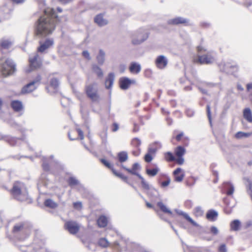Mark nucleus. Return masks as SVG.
<instances>
[{"label": "nucleus", "mask_w": 252, "mask_h": 252, "mask_svg": "<svg viewBox=\"0 0 252 252\" xmlns=\"http://www.w3.org/2000/svg\"><path fill=\"white\" fill-rule=\"evenodd\" d=\"M57 18L55 14L40 16L35 24L36 35L44 37L51 34L55 29Z\"/></svg>", "instance_id": "f257e3e1"}, {"label": "nucleus", "mask_w": 252, "mask_h": 252, "mask_svg": "<svg viewBox=\"0 0 252 252\" xmlns=\"http://www.w3.org/2000/svg\"><path fill=\"white\" fill-rule=\"evenodd\" d=\"M10 191L13 197L19 201H23L28 199V191L24 184L20 182H15Z\"/></svg>", "instance_id": "f03ea898"}, {"label": "nucleus", "mask_w": 252, "mask_h": 252, "mask_svg": "<svg viewBox=\"0 0 252 252\" xmlns=\"http://www.w3.org/2000/svg\"><path fill=\"white\" fill-rule=\"evenodd\" d=\"M1 68L3 75L5 77L13 75L17 71L16 63L10 58L6 59L1 63Z\"/></svg>", "instance_id": "7ed1b4c3"}, {"label": "nucleus", "mask_w": 252, "mask_h": 252, "mask_svg": "<svg viewBox=\"0 0 252 252\" xmlns=\"http://www.w3.org/2000/svg\"><path fill=\"white\" fill-rule=\"evenodd\" d=\"M142 188L146 190V194L152 200H156L160 199V194L157 189L152 186H150L149 183L145 180L141 183Z\"/></svg>", "instance_id": "20e7f679"}, {"label": "nucleus", "mask_w": 252, "mask_h": 252, "mask_svg": "<svg viewBox=\"0 0 252 252\" xmlns=\"http://www.w3.org/2000/svg\"><path fill=\"white\" fill-rule=\"evenodd\" d=\"M147 32L143 29H139L135 32L132 36V44L134 45H139L148 38Z\"/></svg>", "instance_id": "39448f33"}, {"label": "nucleus", "mask_w": 252, "mask_h": 252, "mask_svg": "<svg viewBox=\"0 0 252 252\" xmlns=\"http://www.w3.org/2000/svg\"><path fill=\"white\" fill-rule=\"evenodd\" d=\"M85 92L87 96L93 102H98L99 96L96 83L89 84L85 87Z\"/></svg>", "instance_id": "423d86ee"}, {"label": "nucleus", "mask_w": 252, "mask_h": 252, "mask_svg": "<svg viewBox=\"0 0 252 252\" xmlns=\"http://www.w3.org/2000/svg\"><path fill=\"white\" fill-rule=\"evenodd\" d=\"M219 67L221 72L227 74H233L238 70V66L236 63L229 62H221L219 64Z\"/></svg>", "instance_id": "0eeeda50"}, {"label": "nucleus", "mask_w": 252, "mask_h": 252, "mask_svg": "<svg viewBox=\"0 0 252 252\" xmlns=\"http://www.w3.org/2000/svg\"><path fill=\"white\" fill-rule=\"evenodd\" d=\"M32 227V225L28 221H24L16 223L13 228L12 233L16 234L20 231H25L29 230Z\"/></svg>", "instance_id": "6e6552de"}, {"label": "nucleus", "mask_w": 252, "mask_h": 252, "mask_svg": "<svg viewBox=\"0 0 252 252\" xmlns=\"http://www.w3.org/2000/svg\"><path fill=\"white\" fill-rule=\"evenodd\" d=\"M215 61V57L211 52L198 56V62L200 64H209L213 63Z\"/></svg>", "instance_id": "1a4fd4ad"}, {"label": "nucleus", "mask_w": 252, "mask_h": 252, "mask_svg": "<svg viewBox=\"0 0 252 252\" xmlns=\"http://www.w3.org/2000/svg\"><path fill=\"white\" fill-rule=\"evenodd\" d=\"M64 227L69 233L74 235L79 231L80 226L78 223L74 221H68L64 224Z\"/></svg>", "instance_id": "9d476101"}, {"label": "nucleus", "mask_w": 252, "mask_h": 252, "mask_svg": "<svg viewBox=\"0 0 252 252\" xmlns=\"http://www.w3.org/2000/svg\"><path fill=\"white\" fill-rule=\"evenodd\" d=\"M135 80H131L126 77H123L119 79L120 88L123 90H127L131 84H135Z\"/></svg>", "instance_id": "9b49d317"}, {"label": "nucleus", "mask_w": 252, "mask_h": 252, "mask_svg": "<svg viewBox=\"0 0 252 252\" xmlns=\"http://www.w3.org/2000/svg\"><path fill=\"white\" fill-rule=\"evenodd\" d=\"M168 63L167 58L164 55L158 56L155 60L156 66L160 69H164L167 66Z\"/></svg>", "instance_id": "f8f14e48"}, {"label": "nucleus", "mask_w": 252, "mask_h": 252, "mask_svg": "<svg viewBox=\"0 0 252 252\" xmlns=\"http://www.w3.org/2000/svg\"><path fill=\"white\" fill-rule=\"evenodd\" d=\"M141 167L138 162L134 163L131 169L127 170V172L131 175H135L141 180V182L145 180V179L137 172L141 170Z\"/></svg>", "instance_id": "ddd939ff"}, {"label": "nucleus", "mask_w": 252, "mask_h": 252, "mask_svg": "<svg viewBox=\"0 0 252 252\" xmlns=\"http://www.w3.org/2000/svg\"><path fill=\"white\" fill-rule=\"evenodd\" d=\"M189 20L182 17H177L167 21L168 25H178L179 24H184L185 26L189 25Z\"/></svg>", "instance_id": "4468645a"}, {"label": "nucleus", "mask_w": 252, "mask_h": 252, "mask_svg": "<svg viewBox=\"0 0 252 252\" xmlns=\"http://www.w3.org/2000/svg\"><path fill=\"white\" fill-rule=\"evenodd\" d=\"M54 44V40L52 38L46 39L43 43L40 42V46L38 48L37 51L43 53L45 50L48 49Z\"/></svg>", "instance_id": "2eb2a0df"}, {"label": "nucleus", "mask_w": 252, "mask_h": 252, "mask_svg": "<svg viewBox=\"0 0 252 252\" xmlns=\"http://www.w3.org/2000/svg\"><path fill=\"white\" fill-rule=\"evenodd\" d=\"M67 181L69 186L71 188L75 186H78V189L79 190L85 189L84 186L74 177H69Z\"/></svg>", "instance_id": "dca6fc26"}, {"label": "nucleus", "mask_w": 252, "mask_h": 252, "mask_svg": "<svg viewBox=\"0 0 252 252\" xmlns=\"http://www.w3.org/2000/svg\"><path fill=\"white\" fill-rule=\"evenodd\" d=\"M38 5L40 9H42L44 13V15H49L55 14V11L53 8H46V3L44 0H39Z\"/></svg>", "instance_id": "f3484780"}, {"label": "nucleus", "mask_w": 252, "mask_h": 252, "mask_svg": "<svg viewBox=\"0 0 252 252\" xmlns=\"http://www.w3.org/2000/svg\"><path fill=\"white\" fill-rule=\"evenodd\" d=\"M129 71L133 74H138L141 70V66L137 62H131L129 66Z\"/></svg>", "instance_id": "a211bd4d"}, {"label": "nucleus", "mask_w": 252, "mask_h": 252, "mask_svg": "<svg viewBox=\"0 0 252 252\" xmlns=\"http://www.w3.org/2000/svg\"><path fill=\"white\" fill-rule=\"evenodd\" d=\"M38 55L36 54L32 58L29 60L30 66L32 68H38L40 67L42 64L41 61L38 60Z\"/></svg>", "instance_id": "6ab92c4d"}, {"label": "nucleus", "mask_w": 252, "mask_h": 252, "mask_svg": "<svg viewBox=\"0 0 252 252\" xmlns=\"http://www.w3.org/2000/svg\"><path fill=\"white\" fill-rule=\"evenodd\" d=\"M94 21L99 27L104 26L108 24L107 20L103 18V15L101 13L95 16L94 18Z\"/></svg>", "instance_id": "aec40b11"}, {"label": "nucleus", "mask_w": 252, "mask_h": 252, "mask_svg": "<svg viewBox=\"0 0 252 252\" xmlns=\"http://www.w3.org/2000/svg\"><path fill=\"white\" fill-rule=\"evenodd\" d=\"M218 215L219 214L217 211L214 209H210L206 214V218L210 221H214L217 220Z\"/></svg>", "instance_id": "412c9836"}, {"label": "nucleus", "mask_w": 252, "mask_h": 252, "mask_svg": "<svg viewBox=\"0 0 252 252\" xmlns=\"http://www.w3.org/2000/svg\"><path fill=\"white\" fill-rule=\"evenodd\" d=\"M115 79V75L113 72H110L108 74V77L105 79V85L107 89H110L113 84Z\"/></svg>", "instance_id": "4be33fe9"}, {"label": "nucleus", "mask_w": 252, "mask_h": 252, "mask_svg": "<svg viewBox=\"0 0 252 252\" xmlns=\"http://www.w3.org/2000/svg\"><path fill=\"white\" fill-rule=\"evenodd\" d=\"M10 105L15 112H20L23 109L22 103L20 100H12L11 102Z\"/></svg>", "instance_id": "5701e85b"}, {"label": "nucleus", "mask_w": 252, "mask_h": 252, "mask_svg": "<svg viewBox=\"0 0 252 252\" xmlns=\"http://www.w3.org/2000/svg\"><path fill=\"white\" fill-rule=\"evenodd\" d=\"M30 84V82L22 88L21 90V93L22 94L32 93L37 88V86H35L34 84L29 85Z\"/></svg>", "instance_id": "b1692460"}, {"label": "nucleus", "mask_w": 252, "mask_h": 252, "mask_svg": "<svg viewBox=\"0 0 252 252\" xmlns=\"http://www.w3.org/2000/svg\"><path fill=\"white\" fill-rule=\"evenodd\" d=\"M182 171V169L180 167H178V168H176L173 171V174L174 176L175 181L177 182H181L183 181V180L185 177V174L184 173H183L179 176L177 175Z\"/></svg>", "instance_id": "393cba45"}, {"label": "nucleus", "mask_w": 252, "mask_h": 252, "mask_svg": "<svg viewBox=\"0 0 252 252\" xmlns=\"http://www.w3.org/2000/svg\"><path fill=\"white\" fill-rule=\"evenodd\" d=\"M97 62L100 65H102L105 60V53L102 49H99L98 55L96 57Z\"/></svg>", "instance_id": "a878e982"}, {"label": "nucleus", "mask_w": 252, "mask_h": 252, "mask_svg": "<svg viewBox=\"0 0 252 252\" xmlns=\"http://www.w3.org/2000/svg\"><path fill=\"white\" fill-rule=\"evenodd\" d=\"M12 42L9 39L1 38L0 41V47L2 49H8L12 45Z\"/></svg>", "instance_id": "bb28decb"}, {"label": "nucleus", "mask_w": 252, "mask_h": 252, "mask_svg": "<svg viewBox=\"0 0 252 252\" xmlns=\"http://www.w3.org/2000/svg\"><path fill=\"white\" fill-rule=\"evenodd\" d=\"M159 170L160 169L158 166L156 164L155 167L153 168L146 167L145 172L149 176L154 177L158 174Z\"/></svg>", "instance_id": "cd10ccee"}, {"label": "nucleus", "mask_w": 252, "mask_h": 252, "mask_svg": "<svg viewBox=\"0 0 252 252\" xmlns=\"http://www.w3.org/2000/svg\"><path fill=\"white\" fill-rule=\"evenodd\" d=\"M117 158L121 163L126 161L128 158L127 152L125 151L119 152L117 154Z\"/></svg>", "instance_id": "c85d7f7f"}, {"label": "nucleus", "mask_w": 252, "mask_h": 252, "mask_svg": "<svg viewBox=\"0 0 252 252\" xmlns=\"http://www.w3.org/2000/svg\"><path fill=\"white\" fill-rule=\"evenodd\" d=\"M224 188L226 190V194L227 195H231L233 193L234 187L233 184L230 182L224 183Z\"/></svg>", "instance_id": "c756f323"}, {"label": "nucleus", "mask_w": 252, "mask_h": 252, "mask_svg": "<svg viewBox=\"0 0 252 252\" xmlns=\"http://www.w3.org/2000/svg\"><path fill=\"white\" fill-rule=\"evenodd\" d=\"M243 117L249 122H252V114L250 108H246L243 111Z\"/></svg>", "instance_id": "7c9ffc66"}, {"label": "nucleus", "mask_w": 252, "mask_h": 252, "mask_svg": "<svg viewBox=\"0 0 252 252\" xmlns=\"http://www.w3.org/2000/svg\"><path fill=\"white\" fill-rule=\"evenodd\" d=\"M99 135L102 141V144L105 147H106L107 145V130L104 129L102 131H101Z\"/></svg>", "instance_id": "2f4dec72"}, {"label": "nucleus", "mask_w": 252, "mask_h": 252, "mask_svg": "<svg viewBox=\"0 0 252 252\" xmlns=\"http://www.w3.org/2000/svg\"><path fill=\"white\" fill-rule=\"evenodd\" d=\"M92 68L93 72L97 75L98 78H102L103 77V71L101 68L98 65L93 64Z\"/></svg>", "instance_id": "473e14b6"}, {"label": "nucleus", "mask_w": 252, "mask_h": 252, "mask_svg": "<svg viewBox=\"0 0 252 252\" xmlns=\"http://www.w3.org/2000/svg\"><path fill=\"white\" fill-rule=\"evenodd\" d=\"M231 230L233 231H238L240 229L241 222L238 220H234L230 223Z\"/></svg>", "instance_id": "72a5a7b5"}, {"label": "nucleus", "mask_w": 252, "mask_h": 252, "mask_svg": "<svg viewBox=\"0 0 252 252\" xmlns=\"http://www.w3.org/2000/svg\"><path fill=\"white\" fill-rule=\"evenodd\" d=\"M177 212L178 214H179L180 215L183 216L188 221L190 222L193 226H198V224L194 221L186 213L183 212L181 211H178L177 210Z\"/></svg>", "instance_id": "f704fd0d"}, {"label": "nucleus", "mask_w": 252, "mask_h": 252, "mask_svg": "<svg viewBox=\"0 0 252 252\" xmlns=\"http://www.w3.org/2000/svg\"><path fill=\"white\" fill-rule=\"evenodd\" d=\"M163 175L166 179V180L164 181H163V182H161V179L158 178V184H159L160 185V186L161 188H164L167 187L170 184V182H171V179L168 176H167L166 175H164V174H163Z\"/></svg>", "instance_id": "c9c22d12"}, {"label": "nucleus", "mask_w": 252, "mask_h": 252, "mask_svg": "<svg viewBox=\"0 0 252 252\" xmlns=\"http://www.w3.org/2000/svg\"><path fill=\"white\" fill-rule=\"evenodd\" d=\"M44 205L51 209H55L58 207V204L51 199H46L44 202Z\"/></svg>", "instance_id": "e433bc0d"}, {"label": "nucleus", "mask_w": 252, "mask_h": 252, "mask_svg": "<svg viewBox=\"0 0 252 252\" xmlns=\"http://www.w3.org/2000/svg\"><path fill=\"white\" fill-rule=\"evenodd\" d=\"M97 223L99 227H104L107 224V219L105 216H101L98 219Z\"/></svg>", "instance_id": "4c0bfd02"}, {"label": "nucleus", "mask_w": 252, "mask_h": 252, "mask_svg": "<svg viewBox=\"0 0 252 252\" xmlns=\"http://www.w3.org/2000/svg\"><path fill=\"white\" fill-rule=\"evenodd\" d=\"M157 206L160 210L164 213L168 214L170 215H172V212L170 210L168 209L166 206L161 202L159 201L157 203Z\"/></svg>", "instance_id": "58836bf2"}, {"label": "nucleus", "mask_w": 252, "mask_h": 252, "mask_svg": "<svg viewBox=\"0 0 252 252\" xmlns=\"http://www.w3.org/2000/svg\"><path fill=\"white\" fill-rule=\"evenodd\" d=\"M116 176L122 179L124 182L126 184H129V180L128 177L121 172H117L116 170H114L113 173Z\"/></svg>", "instance_id": "ea45409f"}, {"label": "nucleus", "mask_w": 252, "mask_h": 252, "mask_svg": "<svg viewBox=\"0 0 252 252\" xmlns=\"http://www.w3.org/2000/svg\"><path fill=\"white\" fill-rule=\"evenodd\" d=\"M185 153V148L181 146H178L175 150V154L176 156H183Z\"/></svg>", "instance_id": "a19ab883"}, {"label": "nucleus", "mask_w": 252, "mask_h": 252, "mask_svg": "<svg viewBox=\"0 0 252 252\" xmlns=\"http://www.w3.org/2000/svg\"><path fill=\"white\" fill-rule=\"evenodd\" d=\"M100 162L108 169H110L112 173H113L114 170H115L114 168L113 165L110 163L109 161L104 158L100 159Z\"/></svg>", "instance_id": "79ce46f5"}, {"label": "nucleus", "mask_w": 252, "mask_h": 252, "mask_svg": "<svg viewBox=\"0 0 252 252\" xmlns=\"http://www.w3.org/2000/svg\"><path fill=\"white\" fill-rule=\"evenodd\" d=\"M131 144L135 148H140V146L141 144V141L137 137L133 138L131 140Z\"/></svg>", "instance_id": "37998d69"}, {"label": "nucleus", "mask_w": 252, "mask_h": 252, "mask_svg": "<svg viewBox=\"0 0 252 252\" xmlns=\"http://www.w3.org/2000/svg\"><path fill=\"white\" fill-rule=\"evenodd\" d=\"M59 80L57 78H53L50 82V86L54 89H57L59 86Z\"/></svg>", "instance_id": "c03bdc74"}, {"label": "nucleus", "mask_w": 252, "mask_h": 252, "mask_svg": "<svg viewBox=\"0 0 252 252\" xmlns=\"http://www.w3.org/2000/svg\"><path fill=\"white\" fill-rule=\"evenodd\" d=\"M41 79L42 77L41 75L38 74L32 81L30 82V84L29 85L34 84L35 86H37L38 87L40 84Z\"/></svg>", "instance_id": "a18cd8bd"}, {"label": "nucleus", "mask_w": 252, "mask_h": 252, "mask_svg": "<svg viewBox=\"0 0 252 252\" xmlns=\"http://www.w3.org/2000/svg\"><path fill=\"white\" fill-rule=\"evenodd\" d=\"M251 135V134L250 133L239 131L235 134V137L237 139H241L243 137H248Z\"/></svg>", "instance_id": "49530a36"}, {"label": "nucleus", "mask_w": 252, "mask_h": 252, "mask_svg": "<svg viewBox=\"0 0 252 252\" xmlns=\"http://www.w3.org/2000/svg\"><path fill=\"white\" fill-rule=\"evenodd\" d=\"M109 242L105 238H101L99 239L98 244L101 247L106 248L108 246Z\"/></svg>", "instance_id": "de8ad7c7"}, {"label": "nucleus", "mask_w": 252, "mask_h": 252, "mask_svg": "<svg viewBox=\"0 0 252 252\" xmlns=\"http://www.w3.org/2000/svg\"><path fill=\"white\" fill-rule=\"evenodd\" d=\"M165 158L168 161H173L176 159V158L170 152H167L165 154Z\"/></svg>", "instance_id": "09e8293b"}, {"label": "nucleus", "mask_w": 252, "mask_h": 252, "mask_svg": "<svg viewBox=\"0 0 252 252\" xmlns=\"http://www.w3.org/2000/svg\"><path fill=\"white\" fill-rule=\"evenodd\" d=\"M20 139L16 137H9L6 138V141L11 146H15L17 144V143Z\"/></svg>", "instance_id": "8fccbe9b"}, {"label": "nucleus", "mask_w": 252, "mask_h": 252, "mask_svg": "<svg viewBox=\"0 0 252 252\" xmlns=\"http://www.w3.org/2000/svg\"><path fill=\"white\" fill-rule=\"evenodd\" d=\"M204 211L200 206H197L194 208V214L196 217H201L203 215Z\"/></svg>", "instance_id": "3c124183"}, {"label": "nucleus", "mask_w": 252, "mask_h": 252, "mask_svg": "<svg viewBox=\"0 0 252 252\" xmlns=\"http://www.w3.org/2000/svg\"><path fill=\"white\" fill-rule=\"evenodd\" d=\"M80 112L82 114V117L84 120L85 124H89V123L90 122V120L89 117V113L87 112L86 114L84 113L82 109H81Z\"/></svg>", "instance_id": "603ef678"}, {"label": "nucleus", "mask_w": 252, "mask_h": 252, "mask_svg": "<svg viewBox=\"0 0 252 252\" xmlns=\"http://www.w3.org/2000/svg\"><path fill=\"white\" fill-rule=\"evenodd\" d=\"M206 112L207 117L208 118L210 124L211 125L212 124V116H211V106L210 104H207L206 105Z\"/></svg>", "instance_id": "864d4df0"}, {"label": "nucleus", "mask_w": 252, "mask_h": 252, "mask_svg": "<svg viewBox=\"0 0 252 252\" xmlns=\"http://www.w3.org/2000/svg\"><path fill=\"white\" fill-rule=\"evenodd\" d=\"M43 169L45 171H48L50 170V166L49 164L46 162L45 158H43V161L42 164Z\"/></svg>", "instance_id": "5fc2aeb1"}, {"label": "nucleus", "mask_w": 252, "mask_h": 252, "mask_svg": "<svg viewBox=\"0 0 252 252\" xmlns=\"http://www.w3.org/2000/svg\"><path fill=\"white\" fill-rule=\"evenodd\" d=\"M186 114L188 117H191L194 115V111L190 108H187Z\"/></svg>", "instance_id": "6e6d98bb"}, {"label": "nucleus", "mask_w": 252, "mask_h": 252, "mask_svg": "<svg viewBox=\"0 0 252 252\" xmlns=\"http://www.w3.org/2000/svg\"><path fill=\"white\" fill-rule=\"evenodd\" d=\"M177 158H176L175 161L179 165H182L184 162V158L183 156H177Z\"/></svg>", "instance_id": "4d7b16f0"}, {"label": "nucleus", "mask_w": 252, "mask_h": 252, "mask_svg": "<svg viewBox=\"0 0 252 252\" xmlns=\"http://www.w3.org/2000/svg\"><path fill=\"white\" fill-rule=\"evenodd\" d=\"M219 252H227V250L226 245L224 244H221L218 248Z\"/></svg>", "instance_id": "13d9d810"}, {"label": "nucleus", "mask_w": 252, "mask_h": 252, "mask_svg": "<svg viewBox=\"0 0 252 252\" xmlns=\"http://www.w3.org/2000/svg\"><path fill=\"white\" fill-rule=\"evenodd\" d=\"M82 56L88 61L91 60V57L90 55V53L87 50H84L82 52Z\"/></svg>", "instance_id": "bf43d9fd"}, {"label": "nucleus", "mask_w": 252, "mask_h": 252, "mask_svg": "<svg viewBox=\"0 0 252 252\" xmlns=\"http://www.w3.org/2000/svg\"><path fill=\"white\" fill-rule=\"evenodd\" d=\"M153 159V157L151 155L147 153L144 156V160L147 162H151Z\"/></svg>", "instance_id": "052dcab7"}, {"label": "nucleus", "mask_w": 252, "mask_h": 252, "mask_svg": "<svg viewBox=\"0 0 252 252\" xmlns=\"http://www.w3.org/2000/svg\"><path fill=\"white\" fill-rule=\"evenodd\" d=\"M132 154L135 157H138L141 153V149L136 148V150H133L131 151Z\"/></svg>", "instance_id": "680f3d73"}, {"label": "nucleus", "mask_w": 252, "mask_h": 252, "mask_svg": "<svg viewBox=\"0 0 252 252\" xmlns=\"http://www.w3.org/2000/svg\"><path fill=\"white\" fill-rule=\"evenodd\" d=\"M157 151V148L154 147H149L148 150V154L150 155L155 154Z\"/></svg>", "instance_id": "e2e57ef3"}, {"label": "nucleus", "mask_w": 252, "mask_h": 252, "mask_svg": "<svg viewBox=\"0 0 252 252\" xmlns=\"http://www.w3.org/2000/svg\"><path fill=\"white\" fill-rule=\"evenodd\" d=\"M203 83V84H204V85L205 86H206V87H210V88L214 87H216L217 85V84L214 83H212V82H204Z\"/></svg>", "instance_id": "0e129e2a"}, {"label": "nucleus", "mask_w": 252, "mask_h": 252, "mask_svg": "<svg viewBox=\"0 0 252 252\" xmlns=\"http://www.w3.org/2000/svg\"><path fill=\"white\" fill-rule=\"evenodd\" d=\"M210 231H211V232L214 235H217V234H218V233L219 232V230H218V228H217V227H216L215 226H212L211 227Z\"/></svg>", "instance_id": "69168bd1"}, {"label": "nucleus", "mask_w": 252, "mask_h": 252, "mask_svg": "<svg viewBox=\"0 0 252 252\" xmlns=\"http://www.w3.org/2000/svg\"><path fill=\"white\" fill-rule=\"evenodd\" d=\"M77 131L78 133L79 136H80V138L82 140L84 138V134L83 131L80 128H77Z\"/></svg>", "instance_id": "338daca9"}, {"label": "nucleus", "mask_w": 252, "mask_h": 252, "mask_svg": "<svg viewBox=\"0 0 252 252\" xmlns=\"http://www.w3.org/2000/svg\"><path fill=\"white\" fill-rule=\"evenodd\" d=\"M197 51L199 53H201L202 52H205L206 51V49L204 48L203 46L201 45H199L197 47Z\"/></svg>", "instance_id": "774afa93"}]
</instances>
